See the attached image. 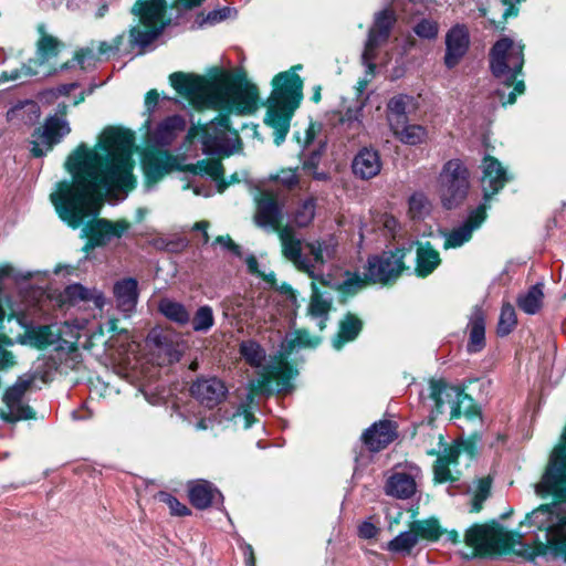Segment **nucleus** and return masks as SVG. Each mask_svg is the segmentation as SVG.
<instances>
[{
	"instance_id": "obj_1",
	"label": "nucleus",
	"mask_w": 566,
	"mask_h": 566,
	"mask_svg": "<svg viewBox=\"0 0 566 566\" xmlns=\"http://www.w3.org/2000/svg\"><path fill=\"white\" fill-rule=\"evenodd\" d=\"M134 135L126 129L107 127L95 148L81 144L67 158L65 167L73 181H62L50 198L59 217L76 229L95 218L103 205V192L125 197L135 186L133 175Z\"/></svg>"
},
{
	"instance_id": "obj_2",
	"label": "nucleus",
	"mask_w": 566,
	"mask_h": 566,
	"mask_svg": "<svg viewBox=\"0 0 566 566\" xmlns=\"http://www.w3.org/2000/svg\"><path fill=\"white\" fill-rule=\"evenodd\" d=\"M281 244L283 256L314 280L311 284L312 295L307 313L317 321L318 328L323 331L333 298L329 294L321 292L317 283L342 293H355L365 285V280L357 273L342 272L338 269L323 273L324 264L333 260L337 253V243L333 238L306 243L307 253L304 254L302 239H297L291 229H284L281 232Z\"/></svg>"
},
{
	"instance_id": "obj_3",
	"label": "nucleus",
	"mask_w": 566,
	"mask_h": 566,
	"mask_svg": "<svg viewBox=\"0 0 566 566\" xmlns=\"http://www.w3.org/2000/svg\"><path fill=\"white\" fill-rule=\"evenodd\" d=\"M169 80L172 87L198 108L208 107L250 115L259 106L258 87L247 81L241 71L222 72L211 80L176 72Z\"/></svg>"
},
{
	"instance_id": "obj_4",
	"label": "nucleus",
	"mask_w": 566,
	"mask_h": 566,
	"mask_svg": "<svg viewBox=\"0 0 566 566\" xmlns=\"http://www.w3.org/2000/svg\"><path fill=\"white\" fill-rule=\"evenodd\" d=\"M185 130V120L178 115L163 120L149 134V147L143 155V167L149 179L157 180L172 170H188L195 176L208 175L219 179L223 175V167L218 160L201 161L198 165L184 167L178 157L171 156L163 148L172 144L180 133Z\"/></svg>"
},
{
	"instance_id": "obj_5",
	"label": "nucleus",
	"mask_w": 566,
	"mask_h": 566,
	"mask_svg": "<svg viewBox=\"0 0 566 566\" xmlns=\"http://www.w3.org/2000/svg\"><path fill=\"white\" fill-rule=\"evenodd\" d=\"M524 65V45L511 38L497 40L490 51V69L499 87L494 94L502 105L513 104L516 94L525 91L523 81H517Z\"/></svg>"
},
{
	"instance_id": "obj_6",
	"label": "nucleus",
	"mask_w": 566,
	"mask_h": 566,
	"mask_svg": "<svg viewBox=\"0 0 566 566\" xmlns=\"http://www.w3.org/2000/svg\"><path fill=\"white\" fill-rule=\"evenodd\" d=\"M273 85L275 87L266 102L264 124L273 129L274 142L280 145L285 140L292 116L301 103L303 82L291 71L276 75Z\"/></svg>"
},
{
	"instance_id": "obj_7",
	"label": "nucleus",
	"mask_w": 566,
	"mask_h": 566,
	"mask_svg": "<svg viewBox=\"0 0 566 566\" xmlns=\"http://www.w3.org/2000/svg\"><path fill=\"white\" fill-rule=\"evenodd\" d=\"M240 354L244 360L258 369V375L250 381V395H269L272 392L271 384L276 382L279 391L289 389L293 370L287 363L281 359L265 360V350L254 340H244L240 344Z\"/></svg>"
},
{
	"instance_id": "obj_8",
	"label": "nucleus",
	"mask_w": 566,
	"mask_h": 566,
	"mask_svg": "<svg viewBox=\"0 0 566 566\" xmlns=\"http://www.w3.org/2000/svg\"><path fill=\"white\" fill-rule=\"evenodd\" d=\"M166 0H137L132 8V13L139 18L146 30L133 27L129 30L130 44L146 48L151 44L169 24L167 18Z\"/></svg>"
},
{
	"instance_id": "obj_9",
	"label": "nucleus",
	"mask_w": 566,
	"mask_h": 566,
	"mask_svg": "<svg viewBox=\"0 0 566 566\" xmlns=\"http://www.w3.org/2000/svg\"><path fill=\"white\" fill-rule=\"evenodd\" d=\"M469 172L458 159L449 160L438 178V193L446 209L458 207L469 191Z\"/></svg>"
},
{
	"instance_id": "obj_10",
	"label": "nucleus",
	"mask_w": 566,
	"mask_h": 566,
	"mask_svg": "<svg viewBox=\"0 0 566 566\" xmlns=\"http://www.w3.org/2000/svg\"><path fill=\"white\" fill-rule=\"evenodd\" d=\"M521 535L490 525H474L465 533L467 545L478 554L491 555L514 549L521 543Z\"/></svg>"
},
{
	"instance_id": "obj_11",
	"label": "nucleus",
	"mask_w": 566,
	"mask_h": 566,
	"mask_svg": "<svg viewBox=\"0 0 566 566\" xmlns=\"http://www.w3.org/2000/svg\"><path fill=\"white\" fill-rule=\"evenodd\" d=\"M38 31L41 35L38 41V60H30L28 64L22 65L21 69L3 72L0 76V81L24 82L32 76L40 75V71L35 70V66H41L50 62L59 54L60 49L63 46L62 42L49 34L44 24H40Z\"/></svg>"
},
{
	"instance_id": "obj_12",
	"label": "nucleus",
	"mask_w": 566,
	"mask_h": 566,
	"mask_svg": "<svg viewBox=\"0 0 566 566\" xmlns=\"http://www.w3.org/2000/svg\"><path fill=\"white\" fill-rule=\"evenodd\" d=\"M239 135L229 126V119L211 120L202 128L201 143L206 154L231 155L237 150Z\"/></svg>"
},
{
	"instance_id": "obj_13",
	"label": "nucleus",
	"mask_w": 566,
	"mask_h": 566,
	"mask_svg": "<svg viewBox=\"0 0 566 566\" xmlns=\"http://www.w3.org/2000/svg\"><path fill=\"white\" fill-rule=\"evenodd\" d=\"M10 317H14L17 322L25 328V334L20 337L22 344H30L35 347L54 344L57 335L52 331L51 326H33L30 314L35 310V303L27 301L23 303H10Z\"/></svg>"
},
{
	"instance_id": "obj_14",
	"label": "nucleus",
	"mask_w": 566,
	"mask_h": 566,
	"mask_svg": "<svg viewBox=\"0 0 566 566\" xmlns=\"http://www.w3.org/2000/svg\"><path fill=\"white\" fill-rule=\"evenodd\" d=\"M421 480L422 471L418 465L399 464L387 476L384 492L397 500H410L416 495Z\"/></svg>"
},
{
	"instance_id": "obj_15",
	"label": "nucleus",
	"mask_w": 566,
	"mask_h": 566,
	"mask_svg": "<svg viewBox=\"0 0 566 566\" xmlns=\"http://www.w3.org/2000/svg\"><path fill=\"white\" fill-rule=\"evenodd\" d=\"M405 251H385L368 259L366 276L374 283H388L396 280L405 270Z\"/></svg>"
},
{
	"instance_id": "obj_16",
	"label": "nucleus",
	"mask_w": 566,
	"mask_h": 566,
	"mask_svg": "<svg viewBox=\"0 0 566 566\" xmlns=\"http://www.w3.org/2000/svg\"><path fill=\"white\" fill-rule=\"evenodd\" d=\"M224 306L227 315L230 313L233 316H241L263 323L273 322L279 313L275 302L262 296L254 301L235 297L224 302Z\"/></svg>"
},
{
	"instance_id": "obj_17",
	"label": "nucleus",
	"mask_w": 566,
	"mask_h": 566,
	"mask_svg": "<svg viewBox=\"0 0 566 566\" xmlns=\"http://www.w3.org/2000/svg\"><path fill=\"white\" fill-rule=\"evenodd\" d=\"M70 132L71 128L65 118L59 116H51L46 118L42 129L35 130L33 134V140L31 142L32 155L34 157L44 156Z\"/></svg>"
},
{
	"instance_id": "obj_18",
	"label": "nucleus",
	"mask_w": 566,
	"mask_h": 566,
	"mask_svg": "<svg viewBox=\"0 0 566 566\" xmlns=\"http://www.w3.org/2000/svg\"><path fill=\"white\" fill-rule=\"evenodd\" d=\"M33 380L34 377L32 376L20 377L17 382L6 391L3 401L8 408V412L2 415L4 420L14 422L34 417L32 409L23 401V397Z\"/></svg>"
},
{
	"instance_id": "obj_19",
	"label": "nucleus",
	"mask_w": 566,
	"mask_h": 566,
	"mask_svg": "<svg viewBox=\"0 0 566 566\" xmlns=\"http://www.w3.org/2000/svg\"><path fill=\"white\" fill-rule=\"evenodd\" d=\"M128 228L129 224L123 220L112 222L107 219H96L87 222L82 232L88 239L90 245L95 248L120 239Z\"/></svg>"
},
{
	"instance_id": "obj_20",
	"label": "nucleus",
	"mask_w": 566,
	"mask_h": 566,
	"mask_svg": "<svg viewBox=\"0 0 566 566\" xmlns=\"http://www.w3.org/2000/svg\"><path fill=\"white\" fill-rule=\"evenodd\" d=\"M485 203H480L476 208L472 209L468 217L450 232L444 234L443 248L457 249L469 242L472 233L481 227L486 218Z\"/></svg>"
},
{
	"instance_id": "obj_21",
	"label": "nucleus",
	"mask_w": 566,
	"mask_h": 566,
	"mask_svg": "<svg viewBox=\"0 0 566 566\" xmlns=\"http://www.w3.org/2000/svg\"><path fill=\"white\" fill-rule=\"evenodd\" d=\"M481 187L483 190V202L497 193L509 181V175L502 164L492 156H485L482 160Z\"/></svg>"
},
{
	"instance_id": "obj_22",
	"label": "nucleus",
	"mask_w": 566,
	"mask_h": 566,
	"mask_svg": "<svg viewBox=\"0 0 566 566\" xmlns=\"http://www.w3.org/2000/svg\"><path fill=\"white\" fill-rule=\"evenodd\" d=\"M395 22L396 17L391 11L384 10L375 15L374 24L369 29L363 52L365 59H376L377 49L388 40Z\"/></svg>"
},
{
	"instance_id": "obj_23",
	"label": "nucleus",
	"mask_w": 566,
	"mask_h": 566,
	"mask_svg": "<svg viewBox=\"0 0 566 566\" xmlns=\"http://www.w3.org/2000/svg\"><path fill=\"white\" fill-rule=\"evenodd\" d=\"M470 34L464 24L453 25L446 34L444 63L448 69L454 67L469 50Z\"/></svg>"
},
{
	"instance_id": "obj_24",
	"label": "nucleus",
	"mask_w": 566,
	"mask_h": 566,
	"mask_svg": "<svg viewBox=\"0 0 566 566\" xmlns=\"http://www.w3.org/2000/svg\"><path fill=\"white\" fill-rule=\"evenodd\" d=\"M113 294L116 308L125 316H129L138 302V282L134 277H125L114 283Z\"/></svg>"
},
{
	"instance_id": "obj_25",
	"label": "nucleus",
	"mask_w": 566,
	"mask_h": 566,
	"mask_svg": "<svg viewBox=\"0 0 566 566\" xmlns=\"http://www.w3.org/2000/svg\"><path fill=\"white\" fill-rule=\"evenodd\" d=\"M190 391L202 405L211 408L224 398L227 388L220 379L208 378L193 382Z\"/></svg>"
},
{
	"instance_id": "obj_26",
	"label": "nucleus",
	"mask_w": 566,
	"mask_h": 566,
	"mask_svg": "<svg viewBox=\"0 0 566 566\" xmlns=\"http://www.w3.org/2000/svg\"><path fill=\"white\" fill-rule=\"evenodd\" d=\"M188 496L190 503L198 510H205L214 503L223 502V496L219 490L206 480L190 482Z\"/></svg>"
},
{
	"instance_id": "obj_27",
	"label": "nucleus",
	"mask_w": 566,
	"mask_h": 566,
	"mask_svg": "<svg viewBox=\"0 0 566 566\" xmlns=\"http://www.w3.org/2000/svg\"><path fill=\"white\" fill-rule=\"evenodd\" d=\"M283 218V206L274 198L262 197L258 202L255 222L264 229L279 230Z\"/></svg>"
},
{
	"instance_id": "obj_28",
	"label": "nucleus",
	"mask_w": 566,
	"mask_h": 566,
	"mask_svg": "<svg viewBox=\"0 0 566 566\" xmlns=\"http://www.w3.org/2000/svg\"><path fill=\"white\" fill-rule=\"evenodd\" d=\"M396 437L395 423L385 420L374 423L368 430H366L364 433V442L370 451L377 452L391 443Z\"/></svg>"
},
{
	"instance_id": "obj_29",
	"label": "nucleus",
	"mask_w": 566,
	"mask_h": 566,
	"mask_svg": "<svg viewBox=\"0 0 566 566\" xmlns=\"http://www.w3.org/2000/svg\"><path fill=\"white\" fill-rule=\"evenodd\" d=\"M353 172L361 179L376 177L381 170V160L377 150L363 148L354 158Z\"/></svg>"
},
{
	"instance_id": "obj_30",
	"label": "nucleus",
	"mask_w": 566,
	"mask_h": 566,
	"mask_svg": "<svg viewBox=\"0 0 566 566\" xmlns=\"http://www.w3.org/2000/svg\"><path fill=\"white\" fill-rule=\"evenodd\" d=\"M467 328L469 331L468 352H481L485 346V316L481 307L473 308Z\"/></svg>"
},
{
	"instance_id": "obj_31",
	"label": "nucleus",
	"mask_w": 566,
	"mask_h": 566,
	"mask_svg": "<svg viewBox=\"0 0 566 566\" xmlns=\"http://www.w3.org/2000/svg\"><path fill=\"white\" fill-rule=\"evenodd\" d=\"M40 115L39 105L31 99H25L11 106L6 118L9 123L32 125L40 118Z\"/></svg>"
},
{
	"instance_id": "obj_32",
	"label": "nucleus",
	"mask_w": 566,
	"mask_h": 566,
	"mask_svg": "<svg viewBox=\"0 0 566 566\" xmlns=\"http://www.w3.org/2000/svg\"><path fill=\"white\" fill-rule=\"evenodd\" d=\"M441 263L439 252L430 243H420L416 252L415 271L418 276L426 277L431 274Z\"/></svg>"
},
{
	"instance_id": "obj_33",
	"label": "nucleus",
	"mask_w": 566,
	"mask_h": 566,
	"mask_svg": "<svg viewBox=\"0 0 566 566\" xmlns=\"http://www.w3.org/2000/svg\"><path fill=\"white\" fill-rule=\"evenodd\" d=\"M316 212V201L314 198H306L297 203V206L294 208V210L291 212L290 216V223L291 226L284 227L280 232H282L284 229H291L292 226L298 227V228H305L308 227L312 221L314 220ZM295 233V232H293ZM281 237V233H279ZM297 239H300L296 234H294Z\"/></svg>"
},
{
	"instance_id": "obj_34",
	"label": "nucleus",
	"mask_w": 566,
	"mask_h": 566,
	"mask_svg": "<svg viewBox=\"0 0 566 566\" xmlns=\"http://www.w3.org/2000/svg\"><path fill=\"white\" fill-rule=\"evenodd\" d=\"M390 129L397 139L410 146L422 144L428 138V130L424 126L408 124L407 120L399 124V127H391Z\"/></svg>"
},
{
	"instance_id": "obj_35",
	"label": "nucleus",
	"mask_w": 566,
	"mask_h": 566,
	"mask_svg": "<svg viewBox=\"0 0 566 566\" xmlns=\"http://www.w3.org/2000/svg\"><path fill=\"white\" fill-rule=\"evenodd\" d=\"M413 97L399 94L391 97L387 104V120L389 127H399V124L407 120V108L412 104Z\"/></svg>"
},
{
	"instance_id": "obj_36",
	"label": "nucleus",
	"mask_w": 566,
	"mask_h": 566,
	"mask_svg": "<svg viewBox=\"0 0 566 566\" xmlns=\"http://www.w3.org/2000/svg\"><path fill=\"white\" fill-rule=\"evenodd\" d=\"M543 284L537 283L532 285L526 292L521 293L516 303L517 306L526 314L534 315L539 312L543 306Z\"/></svg>"
},
{
	"instance_id": "obj_37",
	"label": "nucleus",
	"mask_w": 566,
	"mask_h": 566,
	"mask_svg": "<svg viewBox=\"0 0 566 566\" xmlns=\"http://www.w3.org/2000/svg\"><path fill=\"white\" fill-rule=\"evenodd\" d=\"M418 537L409 526L407 531L399 533L386 544V549L390 553L407 556L418 544Z\"/></svg>"
},
{
	"instance_id": "obj_38",
	"label": "nucleus",
	"mask_w": 566,
	"mask_h": 566,
	"mask_svg": "<svg viewBox=\"0 0 566 566\" xmlns=\"http://www.w3.org/2000/svg\"><path fill=\"white\" fill-rule=\"evenodd\" d=\"M409 526L418 537V542L420 539L436 542L442 535L441 526L436 518L417 520L411 522Z\"/></svg>"
},
{
	"instance_id": "obj_39",
	"label": "nucleus",
	"mask_w": 566,
	"mask_h": 566,
	"mask_svg": "<svg viewBox=\"0 0 566 566\" xmlns=\"http://www.w3.org/2000/svg\"><path fill=\"white\" fill-rule=\"evenodd\" d=\"M158 308L168 319L180 325H185L190 321V313L187 311L185 305L179 302L170 298H164L159 302Z\"/></svg>"
},
{
	"instance_id": "obj_40",
	"label": "nucleus",
	"mask_w": 566,
	"mask_h": 566,
	"mask_svg": "<svg viewBox=\"0 0 566 566\" xmlns=\"http://www.w3.org/2000/svg\"><path fill=\"white\" fill-rule=\"evenodd\" d=\"M361 329V322L354 315H347L340 323L337 337L333 340L335 349H340L344 342L354 340Z\"/></svg>"
},
{
	"instance_id": "obj_41",
	"label": "nucleus",
	"mask_w": 566,
	"mask_h": 566,
	"mask_svg": "<svg viewBox=\"0 0 566 566\" xmlns=\"http://www.w3.org/2000/svg\"><path fill=\"white\" fill-rule=\"evenodd\" d=\"M517 317L514 306L505 302L503 303L500 312V317L496 326V333L499 336H507L516 326Z\"/></svg>"
},
{
	"instance_id": "obj_42",
	"label": "nucleus",
	"mask_w": 566,
	"mask_h": 566,
	"mask_svg": "<svg viewBox=\"0 0 566 566\" xmlns=\"http://www.w3.org/2000/svg\"><path fill=\"white\" fill-rule=\"evenodd\" d=\"M431 202L423 192H415L409 198V213L413 219H424L430 214Z\"/></svg>"
},
{
	"instance_id": "obj_43",
	"label": "nucleus",
	"mask_w": 566,
	"mask_h": 566,
	"mask_svg": "<svg viewBox=\"0 0 566 566\" xmlns=\"http://www.w3.org/2000/svg\"><path fill=\"white\" fill-rule=\"evenodd\" d=\"M319 343V338L311 336L306 331H296L290 333L285 339L283 347L286 350H292L297 347H314Z\"/></svg>"
},
{
	"instance_id": "obj_44",
	"label": "nucleus",
	"mask_w": 566,
	"mask_h": 566,
	"mask_svg": "<svg viewBox=\"0 0 566 566\" xmlns=\"http://www.w3.org/2000/svg\"><path fill=\"white\" fill-rule=\"evenodd\" d=\"M214 324L213 311L209 305L200 306L192 318V329L199 333L208 332Z\"/></svg>"
},
{
	"instance_id": "obj_45",
	"label": "nucleus",
	"mask_w": 566,
	"mask_h": 566,
	"mask_svg": "<svg viewBox=\"0 0 566 566\" xmlns=\"http://www.w3.org/2000/svg\"><path fill=\"white\" fill-rule=\"evenodd\" d=\"M429 390V395L434 400L436 407L439 408L450 401L451 392L454 391V388L443 380H431Z\"/></svg>"
},
{
	"instance_id": "obj_46",
	"label": "nucleus",
	"mask_w": 566,
	"mask_h": 566,
	"mask_svg": "<svg viewBox=\"0 0 566 566\" xmlns=\"http://www.w3.org/2000/svg\"><path fill=\"white\" fill-rule=\"evenodd\" d=\"M74 61L82 67L87 69L95 66L96 63L103 61L98 54V49L95 42H92L88 46L81 49L76 52Z\"/></svg>"
},
{
	"instance_id": "obj_47",
	"label": "nucleus",
	"mask_w": 566,
	"mask_h": 566,
	"mask_svg": "<svg viewBox=\"0 0 566 566\" xmlns=\"http://www.w3.org/2000/svg\"><path fill=\"white\" fill-rule=\"evenodd\" d=\"M155 499L165 503L169 507L170 514L174 516L182 517L191 514V511L187 507V505L181 503L177 497L168 492L160 491L155 495Z\"/></svg>"
},
{
	"instance_id": "obj_48",
	"label": "nucleus",
	"mask_w": 566,
	"mask_h": 566,
	"mask_svg": "<svg viewBox=\"0 0 566 566\" xmlns=\"http://www.w3.org/2000/svg\"><path fill=\"white\" fill-rule=\"evenodd\" d=\"M125 34L116 35L112 41L95 42L98 54L102 60H108L111 56L122 52V45L124 43Z\"/></svg>"
},
{
	"instance_id": "obj_49",
	"label": "nucleus",
	"mask_w": 566,
	"mask_h": 566,
	"mask_svg": "<svg viewBox=\"0 0 566 566\" xmlns=\"http://www.w3.org/2000/svg\"><path fill=\"white\" fill-rule=\"evenodd\" d=\"M413 31L421 39L433 40L438 35L439 27L433 20L422 19L413 27Z\"/></svg>"
},
{
	"instance_id": "obj_50",
	"label": "nucleus",
	"mask_w": 566,
	"mask_h": 566,
	"mask_svg": "<svg viewBox=\"0 0 566 566\" xmlns=\"http://www.w3.org/2000/svg\"><path fill=\"white\" fill-rule=\"evenodd\" d=\"M491 481L489 478L479 480L478 488L472 500V511L479 512L482 507V503L486 500L490 494Z\"/></svg>"
},
{
	"instance_id": "obj_51",
	"label": "nucleus",
	"mask_w": 566,
	"mask_h": 566,
	"mask_svg": "<svg viewBox=\"0 0 566 566\" xmlns=\"http://www.w3.org/2000/svg\"><path fill=\"white\" fill-rule=\"evenodd\" d=\"M363 109V103L355 107H348L340 118L342 124L346 125L348 128H358L361 124Z\"/></svg>"
},
{
	"instance_id": "obj_52",
	"label": "nucleus",
	"mask_w": 566,
	"mask_h": 566,
	"mask_svg": "<svg viewBox=\"0 0 566 566\" xmlns=\"http://www.w3.org/2000/svg\"><path fill=\"white\" fill-rule=\"evenodd\" d=\"M255 418L247 406H241L232 416V421L235 427L249 429L254 422Z\"/></svg>"
},
{
	"instance_id": "obj_53",
	"label": "nucleus",
	"mask_w": 566,
	"mask_h": 566,
	"mask_svg": "<svg viewBox=\"0 0 566 566\" xmlns=\"http://www.w3.org/2000/svg\"><path fill=\"white\" fill-rule=\"evenodd\" d=\"M363 64L366 67V72L364 77H361L357 82V91L361 94L367 88L368 84L371 82L374 75H375V69L376 65L374 64L375 59H365L364 53L361 54Z\"/></svg>"
},
{
	"instance_id": "obj_54",
	"label": "nucleus",
	"mask_w": 566,
	"mask_h": 566,
	"mask_svg": "<svg viewBox=\"0 0 566 566\" xmlns=\"http://www.w3.org/2000/svg\"><path fill=\"white\" fill-rule=\"evenodd\" d=\"M245 264H247L248 271L251 274H255L258 276L263 277L264 281L270 285L274 284V282H275L274 273L273 272L265 273V272L261 271L259 268V262L254 255H248L245 258Z\"/></svg>"
},
{
	"instance_id": "obj_55",
	"label": "nucleus",
	"mask_w": 566,
	"mask_h": 566,
	"mask_svg": "<svg viewBox=\"0 0 566 566\" xmlns=\"http://www.w3.org/2000/svg\"><path fill=\"white\" fill-rule=\"evenodd\" d=\"M444 460V458H438L433 467L434 480L439 483L453 481L451 470L449 468L450 464H448Z\"/></svg>"
},
{
	"instance_id": "obj_56",
	"label": "nucleus",
	"mask_w": 566,
	"mask_h": 566,
	"mask_svg": "<svg viewBox=\"0 0 566 566\" xmlns=\"http://www.w3.org/2000/svg\"><path fill=\"white\" fill-rule=\"evenodd\" d=\"M77 87H78V84L76 82L69 83V84H62L55 88L44 91L41 94V96H42V99H44L46 102H51L52 98H57L59 96L67 95L72 90H75Z\"/></svg>"
},
{
	"instance_id": "obj_57",
	"label": "nucleus",
	"mask_w": 566,
	"mask_h": 566,
	"mask_svg": "<svg viewBox=\"0 0 566 566\" xmlns=\"http://www.w3.org/2000/svg\"><path fill=\"white\" fill-rule=\"evenodd\" d=\"M65 295L71 301H86L91 298V292L81 284H72L65 289Z\"/></svg>"
},
{
	"instance_id": "obj_58",
	"label": "nucleus",
	"mask_w": 566,
	"mask_h": 566,
	"mask_svg": "<svg viewBox=\"0 0 566 566\" xmlns=\"http://www.w3.org/2000/svg\"><path fill=\"white\" fill-rule=\"evenodd\" d=\"M234 13H235V10L230 7H223L221 9H216V10L210 11L207 14L205 22L209 23V24H216V23H219V22L230 18Z\"/></svg>"
},
{
	"instance_id": "obj_59",
	"label": "nucleus",
	"mask_w": 566,
	"mask_h": 566,
	"mask_svg": "<svg viewBox=\"0 0 566 566\" xmlns=\"http://www.w3.org/2000/svg\"><path fill=\"white\" fill-rule=\"evenodd\" d=\"M276 179L285 187L292 188L298 182L297 174L294 169H283L276 176Z\"/></svg>"
},
{
	"instance_id": "obj_60",
	"label": "nucleus",
	"mask_w": 566,
	"mask_h": 566,
	"mask_svg": "<svg viewBox=\"0 0 566 566\" xmlns=\"http://www.w3.org/2000/svg\"><path fill=\"white\" fill-rule=\"evenodd\" d=\"M378 528L368 521L363 522L358 527V534L361 538H373L377 535Z\"/></svg>"
},
{
	"instance_id": "obj_61",
	"label": "nucleus",
	"mask_w": 566,
	"mask_h": 566,
	"mask_svg": "<svg viewBox=\"0 0 566 566\" xmlns=\"http://www.w3.org/2000/svg\"><path fill=\"white\" fill-rule=\"evenodd\" d=\"M214 243L220 244L223 249L229 250L235 255H240V247L237 245L230 237H218Z\"/></svg>"
},
{
	"instance_id": "obj_62",
	"label": "nucleus",
	"mask_w": 566,
	"mask_h": 566,
	"mask_svg": "<svg viewBox=\"0 0 566 566\" xmlns=\"http://www.w3.org/2000/svg\"><path fill=\"white\" fill-rule=\"evenodd\" d=\"M460 455V449L458 446H452L449 449L444 450L442 454H440L438 458H444L446 462L448 464H454L458 461V458Z\"/></svg>"
},
{
	"instance_id": "obj_63",
	"label": "nucleus",
	"mask_w": 566,
	"mask_h": 566,
	"mask_svg": "<svg viewBox=\"0 0 566 566\" xmlns=\"http://www.w3.org/2000/svg\"><path fill=\"white\" fill-rule=\"evenodd\" d=\"M159 95L155 90L147 93L145 98V106L149 113H153L158 104Z\"/></svg>"
},
{
	"instance_id": "obj_64",
	"label": "nucleus",
	"mask_w": 566,
	"mask_h": 566,
	"mask_svg": "<svg viewBox=\"0 0 566 566\" xmlns=\"http://www.w3.org/2000/svg\"><path fill=\"white\" fill-rule=\"evenodd\" d=\"M242 552L244 557V563L247 566H255V556L253 547L250 544L244 543L242 545Z\"/></svg>"
}]
</instances>
